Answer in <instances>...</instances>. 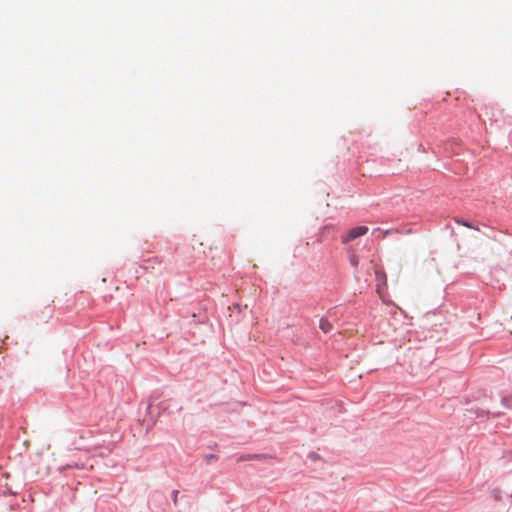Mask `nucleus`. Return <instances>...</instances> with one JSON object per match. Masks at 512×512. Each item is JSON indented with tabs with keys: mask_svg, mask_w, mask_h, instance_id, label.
Returning <instances> with one entry per match:
<instances>
[{
	"mask_svg": "<svg viewBox=\"0 0 512 512\" xmlns=\"http://www.w3.org/2000/svg\"><path fill=\"white\" fill-rule=\"evenodd\" d=\"M248 458H249V459H252V458H258V456H257V455H254V456H249Z\"/></svg>",
	"mask_w": 512,
	"mask_h": 512,
	"instance_id": "nucleus-6",
	"label": "nucleus"
},
{
	"mask_svg": "<svg viewBox=\"0 0 512 512\" xmlns=\"http://www.w3.org/2000/svg\"><path fill=\"white\" fill-rule=\"evenodd\" d=\"M368 232L367 226H358L350 229L346 234L342 235L341 241L342 243H348L360 236L365 235Z\"/></svg>",
	"mask_w": 512,
	"mask_h": 512,
	"instance_id": "nucleus-2",
	"label": "nucleus"
},
{
	"mask_svg": "<svg viewBox=\"0 0 512 512\" xmlns=\"http://www.w3.org/2000/svg\"><path fill=\"white\" fill-rule=\"evenodd\" d=\"M456 223L459 224V225H463L467 228H475L471 223L467 222V221H464V220H461V219H455Z\"/></svg>",
	"mask_w": 512,
	"mask_h": 512,
	"instance_id": "nucleus-4",
	"label": "nucleus"
},
{
	"mask_svg": "<svg viewBox=\"0 0 512 512\" xmlns=\"http://www.w3.org/2000/svg\"><path fill=\"white\" fill-rule=\"evenodd\" d=\"M489 269L491 274L504 273L512 276V250L505 254H498L490 260Z\"/></svg>",
	"mask_w": 512,
	"mask_h": 512,
	"instance_id": "nucleus-1",
	"label": "nucleus"
},
{
	"mask_svg": "<svg viewBox=\"0 0 512 512\" xmlns=\"http://www.w3.org/2000/svg\"><path fill=\"white\" fill-rule=\"evenodd\" d=\"M319 326L324 333H328L332 330V324L327 319H321Z\"/></svg>",
	"mask_w": 512,
	"mask_h": 512,
	"instance_id": "nucleus-3",
	"label": "nucleus"
},
{
	"mask_svg": "<svg viewBox=\"0 0 512 512\" xmlns=\"http://www.w3.org/2000/svg\"><path fill=\"white\" fill-rule=\"evenodd\" d=\"M178 493H179L178 490L173 491V502L175 505H177V502H178Z\"/></svg>",
	"mask_w": 512,
	"mask_h": 512,
	"instance_id": "nucleus-5",
	"label": "nucleus"
}]
</instances>
